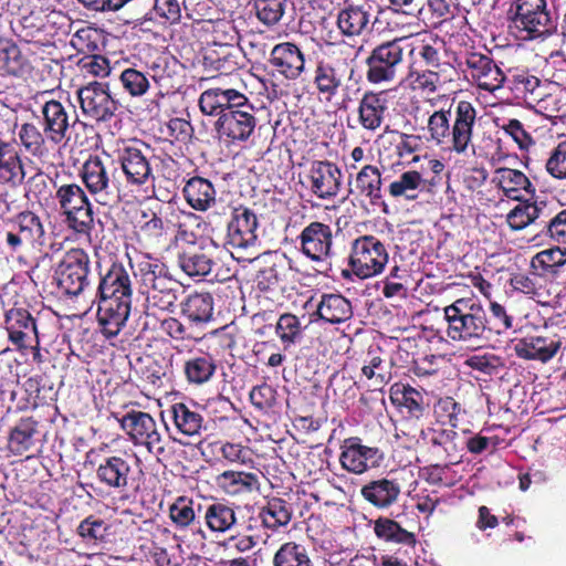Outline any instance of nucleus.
Listing matches in <instances>:
<instances>
[{
  "instance_id": "nucleus-20",
  "label": "nucleus",
  "mask_w": 566,
  "mask_h": 566,
  "mask_svg": "<svg viewBox=\"0 0 566 566\" xmlns=\"http://www.w3.org/2000/svg\"><path fill=\"white\" fill-rule=\"evenodd\" d=\"M360 494L376 509L388 510L399 501L401 484L397 479L384 476L366 483L361 488Z\"/></svg>"
},
{
  "instance_id": "nucleus-31",
  "label": "nucleus",
  "mask_w": 566,
  "mask_h": 566,
  "mask_svg": "<svg viewBox=\"0 0 566 566\" xmlns=\"http://www.w3.org/2000/svg\"><path fill=\"white\" fill-rule=\"evenodd\" d=\"M371 6L368 2L361 4H347L338 12L337 27L342 34L356 36L363 34L370 24Z\"/></svg>"
},
{
  "instance_id": "nucleus-62",
  "label": "nucleus",
  "mask_w": 566,
  "mask_h": 566,
  "mask_svg": "<svg viewBox=\"0 0 566 566\" xmlns=\"http://www.w3.org/2000/svg\"><path fill=\"white\" fill-rule=\"evenodd\" d=\"M442 48L443 42L440 40H436L432 44L426 43L420 46L419 55L429 69H441L444 64H450L449 62H441Z\"/></svg>"
},
{
  "instance_id": "nucleus-63",
  "label": "nucleus",
  "mask_w": 566,
  "mask_h": 566,
  "mask_svg": "<svg viewBox=\"0 0 566 566\" xmlns=\"http://www.w3.org/2000/svg\"><path fill=\"white\" fill-rule=\"evenodd\" d=\"M221 455L231 463L250 464L252 463L251 451L249 448L238 443H226L221 447Z\"/></svg>"
},
{
  "instance_id": "nucleus-10",
  "label": "nucleus",
  "mask_w": 566,
  "mask_h": 566,
  "mask_svg": "<svg viewBox=\"0 0 566 566\" xmlns=\"http://www.w3.org/2000/svg\"><path fill=\"white\" fill-rule=\"evenodd\" d=\"M90 258L82 249L66 252L55 270L59 286L70 295H78L88 284Z\"/></svg>"
},
{
  "instance_id": "nucleus-52",
  "label": "nucleus",
  "mask_w": 566,
  "mask_h": 566,
  "mask_svg": "<svg viewBox=\"0 0 566 566\" xmlns=\"http://www.w3.org/2000/svg\"><path fill=\"white\" fill-rule=\"evenodd\" d=\"M205 518L207 525L213 532H226L237 521L233 509L222 503H214L208 506Z\"/></svg>"
},
{
  "instance_id": "nucleus-51",
  "label": "nucleus",
  "mask_w": 566,
  "mask_h": 566,
  "mask_svg": "<svg viewBox=\"0 0 566 566\" xmlns=\"http://www.w3.org/2000/svg\"><path fill=\"white\" fill-rule=\"evenodd\" d=\"M178 263L180 269L189 276H206L213 265V261L203 252L189 251L179 255Z\"/></svg>"
},
{
  "instance_id": "nucleus-49",
  "label": "nucleus",
  "mask_w": 566,
  "mask_h": 566,
  "mask_svg": "<svg viewBox=\"0 0 566 566\" xmlns=\"http://www.w3.org/2000/svg\"><path fill=\"white\" fill-rule=\"evenodd\" d=\"M12 228L15 229L31 247L35 243H42L44 228L35 213L31 211L21 212L18 214Z\"/></svg>"
},
{
  "instance_id": "nucleus-36",
  "label": "nucleus",
  "mask_w": 566,
  "mask_h": 566,
  "mask_svg": "<svg viewBox=\"0 0 566 566\" xmlns=\"http://www.w3.org/2000/svg\"><path fill=\"white\" fill-rule=\"evenodd\" d=\"M24 170L17 145L0 142V180L20 184L24 179Z\"/></svg>"
},
{
  "instance_id": "nucleus-44",
  "label": "nucleus",
  "mask_w": 566,
  "mask_h": 566,
  "mask_svg": "<svg viewBox=\"0 0 566 566\" xmlns=\"http://www.w3.org/2000/svg\"><path fill=\"white\" fill-rule=\"evenodd\" d=\"M216 361L210 355L196 356L185 363L184 371L190 384L208 382L216 373Z\"/></svg>"
},
{
  "instance_id": "nucleus-32",
  "label": "nucleus",
  "mask_w": 566,
  "mask_h": 566,
  "mask_svg": "<svg viewBox=\"0 0 566 566\" xmlns=\"http://www.w3.org/2000/svg\"><path fill=\"white\" fill-rule=\"evenodd\" d=\"M504 195L514 200H521L525 196H533L535 188L530 179L520 170L511 168H499L492 178Z\"/></svg>"
},
{
  "instance_id": "nucleus-24",
  "label": "nucleus",
  "mask_w": 566,
  "mask_h": 566,
  "mask_svg": "<svg viewBox=\"0 0 566 566\" xmlns=\"http://www.w3.org/2000/svg\"><path fill=\"white\" fill-rule=\"evenodd\" d=\"M245 105V95L237 90L209 88L201 93L199 107L205 115H222L237 106Z\"/></svg>"
},
{
  "instance_id": "nucleus-60",
  "label": "nucleus",
  "mask_w": 566,
  "mask_h": 566,
  "mask_svg": "<svg viewBox=\"0 0 566 566\" xmlns=\"http://www.w3.org/2000/svg\"><path fill=\"white\" fill-rule=\"evenodd\" d=\"M546 170L557 179H566V142L558 144L546 161Z\"/></svg>"
},
{
  "instance_id": "nucleus-34",
  "label": "nucleus",
  "mask_w": 566,
  "mask_h": 566,
  "mask_svg": "<svg viewBox=\"0 0 566 566\" xmlns=\"http://www.w3.org/2000/svg\"><path fill=\"white\" fill-rule=\"evenodd\" d=\"M187 203L195 210L206 211L216 202V189L213 185L205 178H190L184 189Z\"/></svg>"
},
{
  "instance_id": "nucleus-53",
  "label": "nucleus",
  "mask_w": 566,
  "mask_h": 566,
  "mask_svg": "<svg viewBox=\"0 0 566 566\" xmlns=\"http://www.w3.org/2000/svg\"><path fill=\"white\" fill-rule=\"evenodd\" d=\"M77 533L87 544L96 545L105 541L108 525L103 520L88 516L80 523Z\"/></svg>"
},
{
  "instance_id": "nucleus-57",
  "label": "nucleus",
  "mask_w": 566,
  "mask_h": 566,
  "mask_svg": "<svg viewBox=\"0 0 566 566\" xmlns=\"http://www.w3.org/2000/svg\"><path fill=\"white\" fill-rule=\"evenodd\" d=\"M171 521L179 527L189 526L196 517L192 503L184 497H179L169 510Z\"/></svg>"
},
{
  "instance_id": "nucleus-47",
  "label": "nucleus",
  "mask_w": 566,
  "mask_h": 566,
  "mask_svg": "<svg viewBox=\"0 0 566 566\" xmlns=\"http://www.w3.org/2000/svg\"><path fill=\"white\" fill-rule=\"evenodd\" d=\"M453 73L452 65L444 64L441 69H428L418 72L413 82L418 88L428 93H434L452 80Z\"/></svg>"
},
{
  "instance_id": "nucleus-30",
  "label": "nucleus",
  "mask_w": 566,
  "mask_h": 566,
  "mask_svg": "<svg viewBox=\"0 0 566 566\" xmlns=\"http://www.w3.org/2000/svg\"><path fill=\"white\" fill-rule=\"evenodd\" d=\"M99 300L130 301L132 283L128 272L119 264H113L101 279L98 285Z\"/></svg>"
},
{
  "instance_id": "nucleus-3",
  "label": "nucleus",
  "mask_w": 566,
  "mask_h": 566,
  "mask_svg": "<svg viewBox=\"0 0 566 566\" xmlns=\"http://www.w3.org/2000/svg\"><path fill=\"white\" fill-rule=\"evenodd\" d=\"M447 336L453 342L480 343L490 339L489 318L475 295L460 297L443 308Z\"/></svg>"
},
{
  "instance_id": "nucleus-14",
  "label": "nucleus",
  "mask_w": 566,
  "mask_h": 566,
  "mask_svg": "<svg viewBox=\"0 0 566 566\" xmlns=\"http://www.w3.org/2000/svg\"><path fill=\"white\" fill-rule=\"evenodd\" d=\"M123 430L135 444H143L155 454H161L165 447L155 419L144 411H130L120 421Z\"/></svg>"
},
{
  "instance_id": "nucleus-19",
  "label": "nucleus",
  "mask_w": 566,
  "mask_h": 566,
  "mask_svg": "<svg viewBox=\"0 0 566 566\" xmlns=\"http://www.w3.org/2000/svg\"><path fill=\"white\" fill-rule=\"evenodd\" d=\"M270 63L285 78L296 80L305 70V57L301 49L291 42L274 45Z\"/></svg>"
},
{
  "instance_id": "nucleus-21",
  "label": "nucleus",
  "mask_w": 566,
  "mask_h": 566,
  "mask_svg": "<svg viewBox=\"0 0 566 566\" xmlns=\"http://www.w3.org/2000/svg\"><path fill=\"white\" fill-rule=\"evenodd\" d=\"M467 66L472 80L481 90L494 92L502 86L505 80L502 70L486 55L470 54L467 59Z\"/></svg>"
},
{
  "instance_id": "nucleus-39",
  "label": "nucleus",
  "mask_w": 566,
  "mask_h": 566,
  "mask_svg": "<svg viewBox=\"0 0 566 566\" xmlns=\"http://www.w3.org/2000/svg\"><path fill=\"white\" fill-rule=\"evenodd\" d=\"M352 192L369 198L371 201L381 198V174L371 165L364 166L356 175Z\"/></svg>"
},
{
  "instance_id": "nucleus-38",
  "label": "nucleus",
  "mask_w": 566,
  "mask_h": 566,
  "mask_svg": "<svg viewBox=\"0 0 566 566\" xmlns=\"http://www.w3.org/2000/svg\"><path fill=\"white\" fill-rule=\"evenodd\" d=\"M181 312L193 324L208 323L212 318V296L209 293L191 294L182 303Z\"/></svg>"
},
{
  "instance_id": "nucleus-45",
  "label": "nucleus",
  "mask_w": 566,
  "mask_h": 566,
  "mask_svg": "<svg viewBox=\"0 0 566 566\" xmlns=\"http://www.w3.org/2000/svg\"><path fill=\"white\" fill-rule=\"evenodd\" d=\"M376 536L385 542L407 544L415 543L412 533L402 528L396 521L388 517H379L374 522Z\"/></svg>"
},
{
  "instance_id": "nucleus-15",
  "label": "nucleus",
  "mask_w": 566,
  "mask_h": 566,
  "mask_svg": "<svg viewBox=\"0 0 566 566\" xmlns=\"http://www.w3.org/2000/svg\"><path fill=\"white\" fill-rule=\"evenodd\" d=\"M253 111V105L245 96V105L237 106L219 116L216 122L219 136L228 138L232 143L248 140L256 126Z\"/></svg>"
},
{
  "instance_id": "nucleus-12",
  "label": "nucleus",
  "mask_w": 566,
  "mask_h": 566,
  "mask_svg": "<svg viewBox=\"0 0 566 566\" xmlns=\"http://www.w3.org/2000/svg\"><path fill=\"white\" fill-rule=\"evenodd\" d=\"M77 99L83 115L96 122L108 120L118 108L106 83L92 82L81 87L77 90Z\"/></svg>"
},
{
  "instance_id": "nucleus-29",
  "label": "nucleus",
  "mask_w": 566,
  "mask_h": 566,
  "mask_svg": "<svg viewBox=\"0 0 566 566\" xmlns=\"http://www.w3.org/2000/svg\"><path fill=\"white\" fill-rule=\"evenodd\" d=\"M7 329L11 342L27 347L38 342V331L34 318L23 308H12L6 315Z\"/></svg>"
},
{
  "instance_id": "nucleus-7",
  "label": "nucleus",
  "mask_w": 566,
  "mask_h": 566,
  "mask_svg": "<svg viewBox=\"0 0 566 566\" xmlns=\"http://www.w3.org/2000/svg\"><path fill=\"white\" fill-rule=\"evenodd\" d=\"M55 199L65 216L69 228L80 234L88 235L94 219L92 206L82 187L76 184L61 185L55 192Z\"/></svg>"
},
{
  "instance_id": "nucleus-18",
  "label": "nucleus",
  "mask_w": 566,
  "mask_h": 566,
  "mask_svg": "<svg viewBox=\"0 0 566 566\" xmlns=\"http://www.w3.org/2000/svg\"><path fill=\"white\" fill-rule=\"evenodd\" d=\"M301 249L311 260L324 263L332 253L333 233L328 224L311 222L301 234Z\"/></svg>"
},
{
  "instance_id": "nucleus-16",
  "label": "nucleus",
  "mask_w": 566,
  "mask_h": 566,
  "mask_svg": "<svg viewBox=\"0 0 566 566\" xmlns=\"http://www.w3.org/2000/svg\"><path fill=\"white\" fill-rule=\"evenodd\" d=\"M42 127L48 142L60 145L70 139V129L76 118L67 112V107L56 99L46 101L41 107Z\"/></svg>"
},
{
  "instance_id": "nucleus-6",
  "label": "nucleus",
  "mask_w": 566,
  "mask_h": 566,
  "mask_svg": "<svg viewBox=\"0 0 566 566\" xmlns=\"http://www.w3.org/2000/svg\"><path fill=\"white\" fill-rule=\"evenodd\" d=\"M405 39L397 38L373 49L366 60L368 82L381 84L392 82L403 66Z\"/></svg>"
},
{
  "instance_id": "nucleus-56",
  "label": "nucleus",
  "mask_w": 566,
  "mask_h": 566,
  "mask_svg": "<svg viewBox=\"0 0 566 566\" xmlns=\"http://www.w3.org/2000/svg\"><path fill=\"white\" fill-rule=\"evenodd\" d=\"M490 311L493 316V321L489 319L490 338L493 335H501L513 327V318L507 315L501 304L491 302Z\"/></svg>"
},
{
  "instance_id": "nucleus-8",
  "label": "nucleus",
  "mask_w": 566,
  "mask_h": 566,
  "mask_svg": "<svg viewBox=\"0 0 566 566\" xmlns=\"http://www.w3.org/2000/svg\"><path fill=\"white\" fill-rule=\"evenodd\" d=\"M388 260L389 254L385 244L374 235H361L352 243L349 265L359 279L380 274Z\"/></svg>"
},
{
  "instance_id": "nucleus-48",
  "label": "nucleus",
  "mask_w": 566,
  "mask_h": 566,
  "mask_svg": "<svg viewBox=\"0 0 566 566\" xmlns=\"http://www.w3.org/2000/svg\"><path fill=\"white\" fill-rule=\"evenodd\" d=\"M314 84L319 94L329 101L342 85V75L331 64L319 63L315 70Z\"/></svg>"
},
{
  "instance_id": "nucleus-37",
  "label": "nucleus",
  "mask_w": 566,
  "mask_h": 566,
  "mask_svg": "<svg viewBox=\"0 0 566 566\" xmlns=\"http://www.w3.org/2000/svg\"><path fill=\"white\" fill-rule=\"evenodd\" d=\"M546 283L544 275L538 271H533L528 274H516L511 280V285L514 290L528 295L542 304L547 303L551 295Z\"/></svg>"
},
{
  "instance_id": "nucleus-43",
  "label": "nucleus",
  "mask_w": 566,
  "mask_h": 566,
  "mask_svg": "<svg viewBox=\"0 0 566 566\" xmlns=\"http://www.w3.org/2000/svg\"><path fill=\"white\" fill-rule=\"evenodd\" d=\"M273 566H313L306 547L295 542H286L275 552Z\"/></svg>"
},
{
  "instance_id": "nucleus-33",
  "label": "nucleus",
  "mask_w": 566,
  "mask_h": 566,
  "mask_svg": "<svg viewBox=\"0 0 566 566\" xmlns=\"http://www.w3.org/2000/svg\"><path fill=\"white\" fill-rule=\"evenodd\" d=\"M175 428L186 438H199L205 429V420L198 407L184 402L174 403L170 408Z\"/></svg>"
},
{
  "instance_id": "nucleus-13",
  "label": "nucleus",
  "mask_w": 566,
  "mask_h": 566,
  "mask_svg": "<svg viewBox=\"0 0 566 566\" xmlns=\"http://www.w3.org/2000/svg\"><path fill=\"white\" fill-rule=\"evenodd\" d=\"M340 450L342 468L354 474H364L371 469H377L385 459L380 449L363 444L357 437L346 439Z\"/></svg>"
},
{
  "instance_id": "nucleus-46",
  "label": "nucleus",
  "mask_w": 566,
  "mask_h": 566,
  "mask_svg": "<svg viewBox=\"0 0 566 566\" xmlns=\"http://www.w3.org/2000/svg\"><path fill=\"white\" fill-rule=\"evenodd\" d=\"M275 334L280 338L283 349L289 350L303 337V328L297 316L282 314L275 325Z\"/></svg>"
},
{
  "instance_id": "nucleus-9",
  "label": "nucleus",
  "mask_w": 566,
  "mask_h": 566,
  "mask_svg": "<svg viewBox=\"0 0 566 566\" xmlns=\"http://www.w3.org/2000/svg\"><path fill=\"white\" fill-rule=\"evenodd\" d=\"M514 28L524 40L548 35L553 29L545 0H515Z\"/></svg>"
},
{
  "instance_id": "nucleus-17",
  "label": "nucleus",
  "mask_w": 566,
  "mask_h": 566,
  "mask_svg": "<svg viewBox=\"0 0 566 566\" xmlns=\"http://www.w3.org/2000/svg\"><path fill=\"white\" fill-rule=\"evenodd\" d=\"M311 191L319 199L336 197L342 185V171L336 164L328 160H315L308 168Z\"/></svg>"
},
{
  "instance_id": "nucleus-28",
  "label": "nucleus",
  "mask_w": 566,
  "mask_h": 566,
  "mask_svg": "<svg viewBox=\"0 0 566 566\" xmlns=\"http://www.w3.org/2000/svg\"><path fill=\"white\" fill-rule=\"evenodd\" d=\"M358 123L368 132L378 130L388 112V101L384 93L367 92L358 105Z\"/></svg>"
},
{
  "instance_id": "nucleus-5",
  "label": "nucleus",
  "mask_w": 566,
  "mask_h": 566,
  "mask_svg": "<svg viewBox=\"0 0 566 566\" xmlns=\"http://www.w3.org/2000/svg\"><path fill=\"white\" fill-rule=\"evenodd\" d=\"M116 168L98 156L90 157L83 165L81 177L95 201L114 206L120 200L118 182L113 178Z\"/></svg>"
},
{
  "instance_id": "nucleus-50",
  "label": "nucleus",
  "mask_w": 566,
  "mask_h": 566,
  "mask_svg": "<svg viewBox=\"0 0 566 566\" xmlns=\"http://www.w3.org/2000/svg\"><path fill=\"white\" fill-rule=\"evenodd\" d=\"M566 263V251L559 247L543 250L536 253L531 261L534 271H538L542 275L546 273H555L557 269Z\"/></svg>"
},
{
  "instance_id": "nucleus-26",
  "label": "nucleus",
  "mask_w": 566,
  "mask_h": 566,
  "mask_svg": "<svg viewBox=\"0 0 566 566\" xmlns=\"http://www.w3.org/2000/svg\"><path fill=\"white\" fill-rule=\"evenodd\" d=\"M130 473V464L120 455L104 458L96 470L97 480L107 488L118 492H123L128 488Z\"/></svg>"
},
{
  "instance_id": "nucleus-64",
  "label": "nucleus",
  "mask_w": 566,
  "mask_h": 566,
  "mask_svg": "<svg viewBox=\"0 0 566 566\" xmlns=\"http://www.w3.org/2000/svg\"><path fill=\"white\" fill-rule=\"evenodd\" d=\"M34 430L28 423H21L15 427L10 434V443L17 452L29 450L32 444Z\"/></svg>"
},
{
  "instance_id": "nucleus-40",
  "label": "nucleus",
  "mask_w": 566,
  "mask_h": 566,
  "mask_svg": "<svg viewBox=\"0 0 566 566\" xmlns=\"http://www.w3.org/2000/svg\"><path fill=\"white\" fill-rule=\"evenodd\" d=\"M20 145L33 157L42 158L49 153L46 148V137L32 123H23L17 133Z\"/></svg>"
},
{
  "instance_id": "nucleus-61",
  "label": "nucleus",
  "mask_w": 566,
  "mask_h": 566,
  "mask_svg": "<svg viewBox=\"0 0 566 566\" xmlns=\"http://www.w3.org/2000/svg\"><path fill=\"white\" fill-rule=\"evenodd\" d=\"M21 66V54L17 45L4 43L0 45V69L15 74Z\"/></svg>"
},
{
  "instance_id": "nucleus-55",
  "label": "nucleus",
  "mask_w": 566,
  "mask_h": 566,
  "mask_svg": "<svg viewBox=\"0 0 566 566\" xmlns=\"http://www.w3.org/2000/svg\"><path fill=\"white\" fill-rule=\"evenodd\" d=\"M256 15L264 24L277 23L284 13V0H256Z\"/></svg>"
},
{
  "instance_id": "nucleus-11",
  "label": "nucleus",
  "mask_w": 566,
  "mask_h": 566,
  "mask_svg": "<svg viewBox=\"0 0 566 566\" xmlns=\"http://www.w3.org/2000/svg\"><path fill=\"white\" fill-rule=\"evenodd\" d=\"M148 153L149 147L137 142L124 144L117 149V163L127 184L143 186L154 180Z\"/></svg>"
},
{
  "instance_id": "nucleus-58",
  "label": "nucleus",
  "mask_w": 566,
  "mask_h": 566,
  "mask_svg": "<svg viewBox=\"0 0 566 566\" xmlns=\"http://www.w3.org/2000/svg\"><path fill=\"white\" fill-rule=\"evenodd\" d=\"M544 230L553 241L566 244V209L554 216L552 213L545 221Z\"/></svg>"
},
{
  "instance_id": "nucleus-4",
  "label": "nucleus",
  "mask_w": 566,
  "mask_h": 566,
  "mask_svg": "<svg viewBox=\"0 0 566 566\" xmlns=\"http://www.w3.org/2000/svg\"><path fill=\"white\" fill-rule=\"evenodd\" d=\"M256 214L245 207L235 208L228 223L226 245L233 258L241 261H252L259 255Z\"/></svg>"
},
{
  "instance_id": "nucleus-2",
  "label": "nucleus",
  "mask_w": 566,
  "mask_h": 566,
  "mask_svg": "<svg viewBox=\"0 0 566 566\" xmlns=\"http://www.w3.org/2000/svg\"><path fill=\"white\" fill-rule=\"evenodd\" d=\"M135 275L139 281L140 293L145 296L146 315L157 316L174 311L181 284L172 277L165 263L148 258L138 263Z\"/></svg>"
},
{
  "instance_id": "nucleus-27",
  "label": "nucleus",
  "mask_w": 566,
  "mask_h": 566,
  "mask_svg": "<svg viewBox=\"0 0 566 566\" xmlns=\"http://www.w3.org/2000/svg\"><path fill=\"white\" fill-rule=\"evenodd\" d=\"M560 346L562 340L558 337L527 336L515 344L514 350L520 358L547 363Z\"/></svg>"
},
{
  "instance_id": "nucleus-41",
  "label": "nucleus",
  "mask_w": 566,
  "mask_h": 566,
  "mask_svg": "<svg viewBox=\"0 0 566 566\" xmlns=\"http://www.w3.org/2000/svg\"><path fill=\"white\" fill-rule=\"evenodd\" d=\"M426 186L427 182L419 171L408 170L389 185V193L395 198L403 197L407 200H415L418 198V192Z\"/></svg>"
},
{
  "instance_id": "nucleus-25",
  "label": "nucleus",
  "mask_w": 566,
  "mask_h": 566,
  "mask_svg": "<svg viewBox=\"0 0 566 566\" xmlns=\"http://www.w3.org/2000/svg\"><path fill=\"white\" fill-rule=\"evenodd\" d=\"M353 317V306L349 300L338 293L323 294L311 316V322L323 321L335 325L347 322Z\"/></svg>"
},
{
  "instance_id": "nucleus-23",
  "label": "nucleus",
  "mask_w": 566,
  "mask_h": 566,
  "mask_svg": "<svg viewBox=\"0 0 566 566\" xmlns=\"http://www.w3.org/2000/svg\"><path fill=\"white\" fill-rule=\"evenodd\" d=\"M130 301L99 300L97 318L102 333L112 338L119 334L125 326L129 313Z\"/></svg>"
},
{
  "instance_id": "nucleus-1",
  "label": "nucleus",
  "mask_w": 566,
  "mask_h": 566,
  "mask_svg": "<svg viewBox=\"0 0 566 566\" xmlns=\"http://www.w3.org/2000/svg\"><path fill=\"white\" fill-rule=\"evenodd\" d=\"M476 114L475 107L468 101H459L454 105L452 124L450 109L434 111L427 120V140L436 146L450 144L449 148L458 155H474L472 138Z\"/></svg>"
},
{
  "instance_id": "nucleus-59",
  "label": "nucleus",
  "mask_w": 566,
  "mask_h": 566,
  "mask_svg": "<svg viewBox=\"0 0 566 566\" xmlns=\"http://www.w3.org/2000/svg\"><path fill=\"white\" fill-rule=\"evenodd\" d=\"M369 359L361 368L363 375L369 379L374 380L375 387H381L386 385L389 380V376L387 373L382 371V359L378 355H374L371 352L368 354Z\"/></svg>"
},
{
  "instance_id": "nucleus-54",
  "label": "nucleus",
  "mask_w": 566,
  "mask_h": 566,
  "mask_svg": "<svg viewBox=\"0 0 566 566\" xmlns=\"http://www.w3.org/2000/svg\"><path fill=\"white\" fill-rule=\"evenodd\" d=\"M124 90L133 97H139L149 90V80L147 76L133 67L124 70L119 76Z\"/></svg>"
},
{
  "instance_id": "nucleus-22",
  "label": "nucleus",
  "mask_w": 566,
  "mask_h": 566,
  "mask_svg": "<svg viewBox=\"0 0 566 566\" xmlns=\"http://www.w3.org/2000/svg\"><path fill=\"white\" fill-rule=\"evenodd\" d=\"M517 201L518 203L506 214V222L514 231L523 230L538 220L545 224L552 214L545 200L531 201L524 197Z\"/></svg>"
},
{
  "instance_id": "nucleus-35",
  "label": "nucleus",
  "mask_w": 566,
  "mask_h": 566,
  "mask_svg": "<svg viewBox=\"0 0 566 566\" xmlns=\"http://www.w3.org/2000/svg\"><path fill=\"white\" fill-rule=\"evenodd\" d=\"M220 490L229 495L251 493L259 490L260 482L255 473L229 470L216 478Z\"/></svg>"
},
{
  "instance_id": "nucleus-42",
  "label": "nucleus",
  "mask_w": 566,
  "mask_h": 566,
  "mask_svg": "<svg viewBox=\"0 0 566 566\" xmlns=\"http://www.w3.org/2000/svg\"><path fill=\"white\" fill-rule=\"evenodd\" d=\"M260 517L266 528L277 530L290 523L292 518V507L284 500L274 497L262 509Z\"/></svg>"
}]
</instances>
